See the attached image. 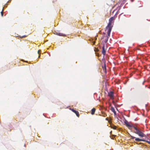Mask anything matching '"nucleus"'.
<instances>
[{
	"label": "nucleus",
	"mask_w": 150,
	"mask_h": 150,
	"mask_svg": "<svg viewBox=\"0 0 150 150\" xmlns=\"http://www.w3.org/2000/svg\"><path fill=\"white\" fill-rule=\"evenodd\" d=\"M105 31H107V35H105V34L104 33V35L102 37L100 42H102V44L104 45H106V44L110 36V34L111 31H110V29L108 30H105Z\"/></svg>",
	"instance_id": "1"
},
{
	"label": "nucleus",
	"mask_w": 150,
	"mask_h": 150,
	"mask_svg": "<svg viewBox=\"0 0 150 150\" xmlns=\"http://www.w3.org/2000/svg\"><path fill=\"white\" fill-rule=\"evenodd\" d=\"M114 18L113 17H112L110 18L109 19V22L107 25L106 28V30H108L110 29V31L111 30L112 26V22L114 20Z\"/></svg>",
	"instance_id": "2"
},
{
	"label": "nucleus",
	"mask_w": 150,
	"mask_h": 150,
	"mask_svg": "<svg viewBox=\"0 0 150 150\" xmlns=\"http://www.w3.org/2000/svg\"><path fill=\"white\" fill-rule=\"evenodd\" d=\"M105 45H103V46L102 47V53L104 56L105 55L106 51V49L105 47Z\"/></svg>",
	"instance_id": "3"
},
{
	"label": "nucleus",
	"mask_w": 150,
	"mask_h": 150,
	"mask_svg": "<svg viewBox=\"0 0 150 150\" xmlns=\"http://www.w3.org/2000/svg\"><path fill=\"white\" fill-rule=\"evenodd\" d=\"M124 123L129 128L130 127H133V125L130 124V123H129L126 120H125Z\"/></svg>",
	"instance_id": "4"
},
{
	"label": "nucleus",
	"mask_w": 150,
	"mask_h": 150,
	"mask_svg": "<svg viewBox=\"0 0 150 150\" xmlns=\"http://www.w3.org/2000/svg\"><path fill=\"white\" fill-rule=\"evenodd\" d=\"M134 133L138 135L139 136L142 137H144L145 135L140 130L138 131V132H134Z\"/></svg>",
	"instance_id": "5"
},
{
	"label": "nucleus",
	"mask_w": 150,
	"mask_h": 150,
	"mask_svg": "<svg viewBox=\"0 0 150 150\" xmlns=\"http://www.w3.org/2000/svg\"><path fill=\"white\" fill-rule=\"evenodd\" d=\"M114 93L112 91H110L108 93V95L110 97V98L111 99H114Z\"/></svg>",
	"instance_id": "6"
},
{
	"label": "nucleus",
	"mask_w": 150,
	"mask_h": 150,
	"mask_svg": "<svg viewBox=\"0 0 150 150\" xmlns=\"http://www.w3.org/2000/svg\"><path fill=\"white\" fill-rule=\"evenodd\" d=\"M71 110L74 112L76 114V116L78 117H79L80 115L78 111H76L73 109H71Z\"/></svg>",
	"instance_id": "7"
},
{
	"label": "nucleus",
	"mask_w": 150,
	"mask_h": 150,
	"mask_svg": "<svg viewBox=\"0 0 150 150\" xmlns=\"http://www.w3.org/2000/svg\"><path fill=\"white\" fill-rule=\"evenodd\" d=\"M96 111V109L95 108H93L91 110V114L92 115H94L95 114Z\"/></svg>",
	"instance_id": "8"
},
{
	"label": "nucleus",
	"mask_w": 150,
	"mask_h": 150,
	"mask_svg": "<svg viewBox=\"0 0 150 150\" xmlns=\"http://www.w3.org/2000/svg\"><path fill=\"white\" fill-rule=\"evenodd\" d=\"M135 141H139V142H140V141H144V140L143 139H140L139 138H135Z\"/></svg>",
	"instance_id": "9"
},
{
	"label": "nucleus",
	"mask_w": 150,
	"mask_h": 150,
	"mask_svg": "<svg viewBox=\"0 0 150 150\" xmlns=\"http://www.w3.org/2000/svg\"><path fill=\"white\" fill-rule=\"evenodd\" d=\"M133 128L136 130L135 131H134V132H138V131H139L140 130L139 129L137 128V127H135V126H133Z\"/></svg>",
	"instance_id": "10"
},
{
	"label": "nucleus",
	"mask_w": 150,
	"mask_h": 150,
	"mask_svg": "<svg viewBox=\"0 0 150 150\" xmlns=\"http://www.w3.org/2000/svg\"><path fill=\"white\" fill-rule=\"evenodd\" d=\"M102 68H103V70L105 72H106V67L105 64H104V67H103V66L102 67Z\"/></svg>",
	"instance_id": "11"
},
{
	"label": "nucleus",
	"mask_w": 150,
	"mask_h": 150,
	"mask_svg": "<svg viewBox=\"0 0 150 150\" xmlns=\"http://www.w3.org/2000/svg\"><path fill=\"white\" fill-rule=\"evenodd\" d=\"M110 110L113 112H114V113L115 114H116V112L115 111V110L114 108H113V107H111V108Z\"/></svg>",
	"instance_id": "12"
},
{
	"label": "nucleus",
	"mask_w": 150,
	"mask_h": 150,
	"mask_svg": "<svg viewBox=\"0 0 150 150\" xmlns=\"http://www.w3.org/2000/svg\"><path fill=\"white\" fill-rule=\"evenodd\" d=\"M111 128H112L113 129H116L117 128V127L113 125V126H111Z\"/></svg>",
	"instance_id": "13"
},
{
	"label": "nucleus",
	"mask_w": 150,
	"mask_h": 150,
	"mask_svg": "<svg viewBox=\"0 0 150 150\" xmlns=\"http://www.w3.org/2000/svg\"><path fill=\"white\" fill-rule=\"evenodd\" d=\"M3 11H4V9L3 8L2 9V11L1 12V14L2 16H3V14H4Z\"/></svg>",
	"instance_id": "14"
},
{
	"label": "nucleus",
	"mask_w": 150,
	"mask_h": 150,
	"mask_svg": "<svg viewBox=\"0 0 150 150\" xmlns=\"http://www.w3.org/2000/svg\"><path fill=\"white\" fill-rule=\"evenodd\" d=\"M40 50H39L38 51V53L39 54V56L38 57H39L40 56Z\"/></svg>",
	"instance_id": "15"
},
{
	"label": "nucleus",
	"mask_w": 150,
	"mask_h": 150,
	"mask_svg": "<svg viewBox=\"0 0 150 150\" xmlns=\"http://www.w3.org/2000/svg\"><path fill=\"white\" fill-rule=\"evenodd\" d=\"M131 139H133L134 138H135V137H134L133 136H131Z\"/></svg>",
	"instance_id": "16"
},
{
	"label": "nucleus",
	"mask_w": 150,
	"mask_h": 150,
	"mask_svg": "<svg viewBox=\"0 0 150 150\" xmlns=\"http://www.w3.org/2000/svg\"><path fill=\"white\" fill-rule=\"evenodd\" d=\"M59 35L60 36H64V35H63L61 33H59Z\"/></svg>",
	"instance_id": "17"
},
{
	"label": "nucleus",
	"mask_w": 150,
	"mask_h": 150,
	"mask_svg": "<svg viewBox=\"0 0 150 150\" xmlns=\"http://www.w3.org/2000/svg\"><path fill=\"white\" fill-rule=\"evenodd\" d=\"M26 35H24V36H22L21 38H24V37H26Z\"/></svg>",
	"instance_id": "18"
},
{
	"label": "nucleus",
	"mask_w": 150,
	"mask_h": 150,
	"mask_svg": "<svg viewBox=\"0 0 150 150\" xmlns=\"http://www.w3.org/2000/svg\"><path fill=\"white\" fill-rule=\"evenodd\" d=\"M146 142L147 143L150 144V141H146Z\"/></svg>",
	"instance_id": "19"
}]
</instances>
